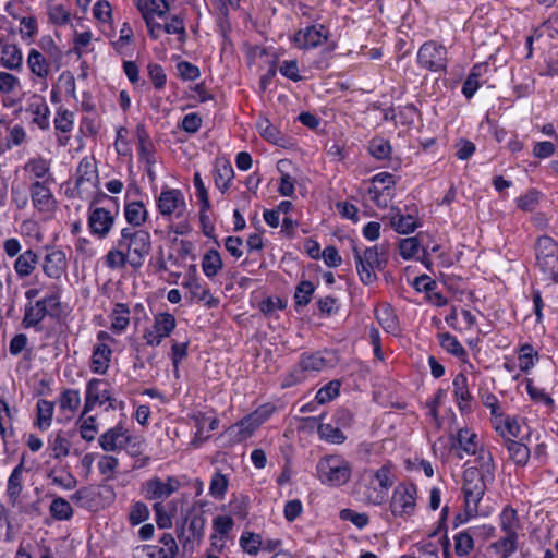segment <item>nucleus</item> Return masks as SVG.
Here are the masks:
<instances>
[{"label": "nucleus", "instance_id": "4c0bfd02", "mask_svg": "<svg viewBox=\"0 0 558 558\" xmlns=\"http://www.w3.org/2000/svg\"><path fill=\"white\" fill-rule=\"evenodd\" d=\"M153 328L158 333V337L165 339L169 337L175 328V318L170 313H159L154 317Z\"/></svg>", "mask_w": 558, "mask_h": 558}, {"label": "nucleus", "instance_id": "dca6fc26", "mask_svg": "<svg viewBox=\"0 0 558 558\" xmlns=\"http://www.w3.org/2000/svg\"><path fill=\"white\" fill-rule=\"evenodd\" d=\"M114 223V216L105 208H95L88 217V225L92 232L99 238H105Z\"/></svg>", "mask_w": 558, "mask_h": 558}, {"label": "nucleus", "instance_id": "49530a36", "mask_svg": "<svg viewBox=\"0 0 558 558\" xmlns=\"http://www.w3.org/2000/svg\"><path fill=\"white\" fill-rule=\"evenodd\" d=\"M1 63L7 69H16L22 63V54L15 45H7L1 51Z\"/></svg>", "mask_w": 558, "mask_h": 558}, {"label": "nucleus", "instance_id": "473e14b6", "mask_svg": "<svg viewBox=\"0 0 558 558\" xmlns=\"http://www.w3.org/2000/svg\"><path fill=\"white\" fill-rule=\"evenodd\" d=\"M100 493L97 492L94 487H84L78 489L73 496L72 500L76 502L77 506L82 508H86L89 510H96L98 508V496Z\"/></svg>", "mask_w": 558, "mask_h": 558}, {"label": "nucleus", "instance_id": "e2e57ef3", "mask_svg": "<svg viewBox=\"0 0 558 558\" xmlns=\"http://www.w3.org/2000/svg\"><path fill=\"white\" fill-rule=\"evenodd\" d=\"M340 383L338 380H331L323 386L316 393L315 399L319 404L331 401L339 395Z\"/></svg>", "mask_w": 558, "mask_h": 558}, {"label": "nucleus", "instance_id": "2eb2a0df", "mask_svg": "<svg viewBox=\"0 0 558 558\" xmlns=\"http://www.w3.org/2000/svg\"><path fill=\"white\" fill-rule=\"evenodd\" d=\"M129 439V430L122 424H117L102 433L98 442L105 451H120Z\"/></svg>", "mask_w": 558, "mask_h": 558}, {"label": "nucleus", "instance_id": "de8ad7c7", "mask_svg": "<svg viewBox=\"0 0 558 558\" xmlns=\"http://www.w3.org/2000/svg\"><path fill=\"white\" fill-rule=\"evenodd\" d=\"M21 492H22V464H19L12 471V473L8 480V487H7L8 496L13 505L16 502Z\"/></svg>", "mask_w": 558, "mask_h": 558}, {"label": "nucleus", "instance_id": "0eeeda50", "mask_svg": "<svg viewBox=\"0 0 558 558\" xmlns=\"http://www.w3.org/2000/svg\"><path fill=\"white\" fill-rule=\"evenodd\" d=\"M416 60L418 65L425 70L432 72L446 71L448 63L447 49L437 41H426L420 47Z\"/></svg>", "mask_w": 558, "mask_h": 558}, {"label": "nucleus", "instance_id": "e433bc0d", "mask_svg": "<svg viewBox=\"0 0 558 558\" xmlns=\"http://www.w3.org/2000/svg\"><path fill=\"white\" fill-rule=\"evenodd\" d=\"M390 225L400 234H409L420 226L412 215H402L400 213L391 216Z\"/></svg>", "mask_w": 558, "mask_h": 558}, {"label": "nucleus", "instance_id": "9b49d317", "mask_svg": "<svg viewBox=\"0 0 558 558\" xmlns=\"http://www.w3.org/2000/svg\"><path fill=\"white\" fill-rule=\"evenodd\" d=\"M329 32L324 25H310L293 35V43L300 49H311L328 39Z\"/></svg>", "mask_w": 558, "mask_h": 558}, {"label": "nucleus", "instance_id": "3c124183", "mask_svg": "<svg viewBox=\"0 0 558 558\" xmlns=\"http://www.w3.org/2000/svg\"><path fill=\"white\" fill-rule=\"evenodd\" d=\"M520 526L517 510L506 507L500 514V527L504 533L517 532Z\"/></svg>", "mask_w": 558, "mask_h": 558}, {"label": "nucleus", "instance_id": "6ab92c4d", "mask_svg": "<svg viewBox=\"0 0 558 558\" xmlns=\"http://www.w3.org/2000/svg\"><path fill=\"white\" fill-rule=\"evenodd\" d=\"M31 197L33 205L39 211L48 214L54 208V199L48 187L40 182H35L31 186Z\"/></svg>", "mask_w": 558, "mask_h": 558}, {"label": "nucleus", "instance_id": "69168bd1", "mask_svg": "<svg viewBox=\"0 0 558 558\" xmlns=\"http://www.w3.org/2000/svg\"><path fill=\"white\" fill-rule=\"evenodd\" d=\"M340 519L351 522L359 529L365 527L369 522V518L365 512H356L349 508L340 511Z\"/></svg>", "mask_w": 558, "mask_h": 558}, {"label": "nucleus", "instance_id": "4468645a", "mask_svg": "<svg viewBox=\"0 0 558 558\" xmlns=\"http://www.w3.org/2000/svg\"><path fill=\"white\" fill-rule=\"evenodd\" d=\"M356 494L363 502L380 506L386 502L388 494L378 486L377 483H372V480L364 474L362 481L356 485Z\"/></svg>", "mask_w": 558, "mask_h": 558}, {"label": "nucleus", "instance_id": "aec40b11", "mask_svg": "<svg viewBox=\"0 0 558 558\" xmlns=\"http://www.w3.org/2000/svg\"><path fill=\"white\" fill-rule=\"evenodd\" d=\"M48 20L54 26H66L70 22L69 0H48Z\"/></svg>", "mask_w": 558, "mask_h": 558}, {"label": "nucleus", "instance_id": "bb28decb", "mask_svg": "<svg viewBox=\"0 0 558 558\" xmlns=\"http://www.w3.org/2000/svg\"><path fill=\"white\" fill-rule=\"evenodd\" d=\"M234 177L232 166L227 160H217L215 163L214 180L217 189L226 192Z\"/></svg>", "mask_w": 558, "mask_h": 558}, {"label": "nucleus", "instance_id": "f704fd0d", "mask_svg": "<svg viewBox=\"0 0 558 558\" xmlns=\"http://www.w3.org/2000/svg\"><path fill=\"white\" fill-rule=\"evenodd\" d=\"M111 349L107 344H98L92 356V369L95 373L104 374L109 365Z\"/></svg>", "mask_w": 558, "mask_h": 558}, {"label": "nucleus", "instance_id": "680f3d73", "mask_svg": "<svg viewBox=\"0 0 558 558\" xmlns=\"http://www.w3.org/2000/svg\"><path fill=\"white\" fill-rule=\"evenodd\" d=\"M368 151L376 159H385L390 156L391 146L389 141L383 137H375L369 142Z\"/></svg>", "mask_w": 558, "mask_h": 558}, {"label": "nucleus", "instance_id": "6e6d98bb", "mask_svg": "<svg viewBox=\"0 0 558 558\" xmlns=\"http://www.w3.org/2000/svg\"><path fill=\"white\" fill-rule=\"evenodd\" d=\"M31 71L39 77H45L48 74V65L45 57L37 50L32 49L27 60Z\"/></svg>", "mask_w": 558, "mask_h": 558}, {"label": "nucleus", "instance_id": "a878e982", "mask_svg": "<svg viewBox=\"0 0 558 558\" xmlns=\"http://www.w3.org/2000/svg\"><path fill=\"white\" fill-rule=\"evenodd\" d=\"M27 111L32 113L33 122L41 130L49 128V108L41 97L35 96L33 101L29 104Z\"/></svg>", "mask_w": 558, "mask_h": 558}, {"label": "nucleus", "instance_id": "393cba45", "mask_svg": "<svg viewBox=\"0 0 558 558\" xmlns=\"http://www.w3.org/2000/svg\"><path fill=\"white\" fill-rule=\"evenodd\" d=\"M256 128L259 135L264 140L278 146H284L286 136L282 134L281 131H279L275 125L271 124L268 118L260 117L256 123Z\"/></svg>", "mask_w": 558, "mask_h": 558}, {"label": "nucleus", "instance_id": "c9c22d12", "mask_svg": "<svg viewBox=\"0 0 558 558\" xmlns=\"http://www.w3.org/2000/svg\"><path fill=\"white\" fill-rule=\"evenodd\" d=\"M506 536L492 544L501 558H509L518 549V532L505 533Z\"/></svg>", "mask_w": 558, "mask_h": 558}, {"label": "nucleus", "instance_id": "c85d7f7f", "mask_svg": "<svg viewBox=\"0 0 558 558\" xmlns=\"http://www.w3.org/2000/svg\"><path fill=\"white\" fill-rule=\"evenodd\" d=\"M205 523L206 520L202 514H196L191 518L187 527L189 535L185 536L184 532L182 535H179V538L183 542L184 547L187 543H201L204 536Z\"/></svg>", "mask_w": 558, "mask_h": 558}, {"label": "nucleus", "instance_id": "5fc2aeb1", "mask_svg": "<svg viewBox=\"0 0 558 558\" xmlns=\"http://www.w3.org/2000/svg\"><path fill=\"white\" fill-rule=\"evenodd\" d=\"M287 302L279 296H268L263 300L258 308L266 317H275L278 311L286 308Z\"/></svg>", "mask_w": 558, "mask_h": 558}, {"label": "nucleus", "instance_id": "a211bd4d", "mask_svg": "<svg viewBox=\"0 0 558 558\" xmlns=\"http://www.w3.org/2000/svg\"><path fill=\"white\" fill-rule=\"evenodd\" d=\"M66 267L68 260L64 252L53 250L46 254L43 269L47 276L59 279L65 275Z\"/></svg>", "mask_w": 558, "mask_h": 558}, {"label": "nucleus", "instance_id": "a18cd8bd", "mask_svg": "<svg viewBox=\"0 0 558 558\" xmlns=\"http://www.w3.org/2000/svg\"><path fill=\"white\" fill-rule=\"evenodd\" d=\"M240 546L248 555L256 556L263 546L262 536L253 532H244L240 537Z\"/></svg>", "mask_w": 558, "mask_h": 558}, {"label": "nucleus", "instance_id": "7ed1b4c3", "mask_svg": "<svg viewBox=\"0 0 558 558\" xmlns=\"http://www.w3.org/2000/svg\"><path fill=\"white\" fill-rule=\"evenodd\" d=\"M316 471L323 484L337 487L345 484L350 480L352 468L350 462L343 457L331 454L318 461Z\"/></svg>", "mask_w": 558, "mask_h": 558}, {"label": "nucleus", "instance_id": "37998d69", "mask_svg": "<svg viewBox=\"0 0 558 558\" xmlns=\"http://www.w3.org/2000/svg\"><path fill=\"white\" fill-rule=\"evenodd\" d=\"M102 385L104 383L101 380H92L88 383L83 414H88L96 404H100V389Z\"/></svg>", "mask_w": 558, "mask_h": 558}, {"label": "nucleus", "instance_id": "cd10ccee", "mask_svg": "<svg viewBox=\"0 0 558 558\" xmlns=\"http://www.w3.org/2000/svg\"><path fill=\"white\" fill-rule=\"evenodd\" d=\"M365 474L372 480V483H377L387 494L395 483L396 475L392 471V465L386 463L376 471L365 472Z\"/></svg>", "mask_w": 558, "mask_h": 558}, {"label": "nucleus", "instance_id": "72a5a7b5", "mask_svg": "<svg viewBox=\"0 0 558 558\" xmlns=\"http://www.w3.org/2000/svg\"><path fill=\"white\" fill-rule=\"evenodd\" d=\"M486 70H487L486 63H478L472 68L470 74L468 75V77L464 81L463 86H462V94L468 99H471L474 96V94L476 93V90L478 89V87H480L478 78L482 75V72L486 71Z\"/></svg>", "mask_w": 558, "mask_h": 558}, {"label": "nucleus", "instance_id": "2f4dec72", "mask_svg": "<svg viewBox=\"0 0 558 558\" xmlns=\"http://www.w3.org/2000/svg\"><path fill=\"white\" fill-rule=\"evenodd\" d=\"M47 315V310L45 308L39 301L35 303L29 302L25 306V313L23 318V326L25 328H31L37 326Z\"/></svg>", "mask_w": 558, "mask_h": 558}, {"label": "nucleus", "instance_id": "a19ab883", "mask_svg": "<svg viewBox=\"0 0 558 558\" xmlns=\"http://www.w3.org/2000/svg\"><path fill=\"white\" fill-rule=\"evenodd\" d=\"M54 129L58 133V141L61 145L65 146L70 140L69 131H70V119L68 117L66 109H60L54 118Z\"/></svg>", "mask_w": 558, "mask_h": 558}, {"label": "nucleus", "instance_id": "7c9ffc66", "mask_svg": "<svg viewBox=\"0 0 558 558\" xmlns=\"http://www.w3.org/2000/svg\"><path fill=\"white\" fill-rule=\"evenodd\" d=\"M130 323V310L126 304L117 303L111 313L110 329L113 332H122L126 329Z\"/></svg>", "mask_w": 558, "mask_h": 558}, {"label": "nucleus", "instance_id": "338daca9", "mask_svg": "<svg viewBox=\"0 0 558 558\" xmlns=\"http://www.w3.org/2000/svg\"><path fill=\"white\" fill-rule=\"evenodd\" d=\"M49 510L51 517L57 520H68L70 518V505L62 497L54 498Z\"/></svg>", "mask_w": 558, "mask_h": 558}, {"label": "nucleus", "instance_id": "5701e85b", "mask_svg": "<svg viewBox=\"0 0 558 558\" xmlns=\"http://www.w3.org/2000/svg\"><path fill=\"white\" fill-rule=\"evenodd\" d=\"M136 8L144 20L162 17L169 11L167 0H136Z\"/></svg>", "mask_w": 558, "mask_h": 558}, {"label": "nucleus", "instance_id": "f257e3e1", "mask_svg": "<svg viewBox=\"0 0 558 558\" xmlns=\"http://www.w3.org/2000/svg\"><path fill=\"white\" fill-rule=\"evenodd\" d=\"M116 241L130 259V266L133 269H140L151 251V236L143 229L125 227Z\"/></svg>", "mask_w": 558, "mask_h": 558}, {"label": "nucleus", "instance_id": "6e6552de", "mask_svg": "<svg viewBox=\"0 0 558 558\" xmlns=\"http://www.w3.org/2000/svg\"><path fill=\"white\" fill-rule=\"evenodd\" d=\"M327 366V361L320 352H304L300 356V362L283 381V387H291L306 379L307 373H318Z\"/></svg>", "mask_w": 558, "mask_h": 558}, {"label": "nucleus", "instance_id": "ea45409f", "mask_svg": "<svg viewBox=\"0 0 558 558\" xmlns=\"http://www.w3.org/2000/svg\"><path fill=\"white\" fill-rule=\"evenodd\" d=\"M52 456L56 459L65 458L70 451V433L59 432L50 441Z\"/></svg>", "mask_w": 558, "mask_h": 558}, {"label": "nucleus", "instance_id": "4d7b16f0", "mask_svg": "<svg viewBox=\"0 0 558 558\" xmlns=\"http://www.w3.org/2000/svg\"><path fill=\"white\" fill-rule=\"evenodd\" d=\"M52 413V402L47 400H39L37 402V425L40 429H46L50 426Z\"/></svg>", "mask_w": 558, "mask_h": 558}, {"label": "nucleus", "instance_id": "09e8293b", "mask_svg": "<svg viewBox=\"0 0 558 558\" xmlns=\"http://www.w3.org/2000/svg\"><path fill=\"white\" fill-rule=\"evenodd\" d=\"M454 550L458 556H466L474 548V537L468 530L459 532L454 537Z\"/></svg>", "mask_w": 558, "mask_h": 558}, {"label": "nucleus", "instance_id": "39448f33", "mask_svg": "<svg viewBox=\"0 0 558 558\" xmlns=\"http://www.w3.org/2000/svg\"><path fill=\"white\" fill-rule=\"evenodd\" d=\"M536 264L541 271L558 282V244L548 236L542 235L537 238L535 243Z\"/></svg>", "mask_w": 558, "mask_h": 558}, {"label": "nucleus", "instance_id": "c756f323", "mask_svg": "<svg viewBox=\"0 0 558 558\" xmlns=\"http://www.w3.org/2000/svg\"><path fill=\"white\" fill-rule=\"evenodd\" d=\"M505 445L509 452V458L519 466H524L530 459V449L526 445L512 440L510 438L505 439Z\"/></svg>", "mask_w": 558, "mask_h": 558}, {"label": "nucleus", "instance_id": "8fccbe9b", "mask_svg": "<svg viewBox=\"0 0 558 558\" xmlns=\"http://www.w3.org/2000/svg\"><path fill=\"white\" fill-rule=\"evenodd\" d=\"M87 414L81 415L80 420L77 421L80 435L81 437L86 441H92L95 439L96 435L98 434L97 425H96V418L94 416H86Z\"/></svg>", "mask_w": 558, "mask_h": 558}, {"label": "nucleus", "instance_id": "b1692460", "mask_svg": "<svg viewBox=\"0 0 558 558\" xmlns=\"http://www.w3.org/2000/svg\"><path fill=\"white\" fill-rule=\"evenodd\" d=\"M97 168L93 157H85L76 170V189L80 190L84 183L94 185L97 181Z\"/></svg>", "mask_w": 558, "mask_h": 558}, {"label": "nucleus", "instance_id": "f3484780", "mask_svg": "<svg viewBox=\"0 0 558 558\" xmlns=\"http://www.w3.org/2000/svg\"><path fill=\"white\" fill-rule=\"evenodd\" d=\"M453 395L457 405L461 412H470L472 410L473 397L469 389L468 378L463 373H459L452 380Z\"/></svg>", "mask_w": 558, "mask_h": 558}, {"label": "nucleus", "instance_id": "864d4df0", "mask_svg": "<svg viewBox=\"0 0 558 558\" xmlns=\"http://www.w3.org/2000/svg\"><path fill=\"white\" fill-rule=\"evenodd\" d=\"M229 485V480L220 472H215L209 483V494L215 499H223Z\"/></svg>", "mask_w": 558, "mask_h": 558}, {"label": "nucleus", "instance_id": "bf43d9fd", "mask_svg": "<svg viewBox=\"0 0 558 558\" xmlns=\"http://www.w3.org/2000/svg\"><path fill=\"white\" fill-rule=\"evenodd\" d=\"M106 265L111 269H121L130 265V259L126 257L125 253L120 250V247L116 244L106 255L105 259Z\"/></svg>", "mask_w": 558, "mask_h": 558}, {"label": "nucleus", "instance_id": "c03bdc74", "mask_svg": "<svg viewBox=\"0 0 558 558\" xmlns=\"http://www.w3.org/2000/svg\"><path fill=\"white\" fill-rule=\"evenodd\" d=\"M36 264L37 255L32 250H28L17 257L14 268L20 276L24 277L35 269Z\"/></svg>", "mask_w": 558, "mask_h": 558}, {"label": "nucleus", "instance_id": "f8f14e48", "mask_svg": "<svg viewBox=\"0 0 558 558\" xmlns=\"http://www.w3.org/2000/svg\"><path fill=\"white\" fill-rule=\"evenodd\" d=\"M182 287L190 291L192 300L203 301L208 307L218 305V299L214 298L209 290L201 284L196 277L195 266H191L189 274L184 277Z\"/></svg>", "mask_w": 558, "mask_h": 558}, {"label": "nucleus", "instance_id": "0e129e2a", "mask_svg": "<svg viewBox=\"0 0 558 558\" xmlns=\"http://www.w3.org/2000/svg\"><path fill=\"white\" fill-rule=\"evenodd\" d=\"M149 518V509L148 507L142 502L136 501L132 505L130 513H129V522L132 525H138L146 521Z\"/></svg>", "mask_w": 558, "mask_h": 558}, {"label": "nucleus", "instance_id": "052dcab7", "mask_svg": "<svg viewBox=\"0 0 558 558\" xmlns=\"http://www.w3.org/2000/svg\"><path fill=\"white\" fill-rule=\"evenodd\" d=\"M315 291V287L311 281L304 280L301 281L294 293V301L296 306H306L311 300L312 295Z\"/></svg>", "mask_w": 558, "mask_h": 558}, {"label": "nucleus", "instance_id": "13d9d810", "mask_svg": "<svg viewBox=\"0 0 558 558\" xmlns=\"http://www.w3.org/2000/svg\"><path fill=\"white\" fill-rule=\"evenodd\" d=\"M376 318L379 325L388 332H395L398 328V320L392 310L385 305L383 308L376 311Z\"/></svg>", "mask_w": 558, "mask_h": 558}, {"label": "nucleus", "instance_id": "4be33fe9", "mask_svg": "<svg viewBox=\"0 0 558 558\" xmlns=\"http://www.w3.org/2000/svg\"><path fill=\"white\" fill-rule=\"evenodd\" d=\"M124 217L130 227L137 229L146 222L148 211L141 201L126 202L124 205Z\"/></svg>", "mask_w": 558, "mask_h": 558}, {"label": "nucleus", "instance_id": "1a4fd4ad", "mask_svg": "<svg viewBox=\"0 0 558 558\" xmlns=\"http://www.w3.org/2000/svg\"><path fill=\"white\" fill-rule=\"evenodd\" d=\"M180 487L181 482L175 476H168L165 482L161 478L155 476L142 484V493L146 499L163 500L170 497L173 493L178 492Z\"/></svg>", "mask_w": 558, "mask_h": 558}, {"label": "nucleus", "instance_id": "423d86ee", "mask_svg": "<svg viewBox=\"0 0 558 558\" xmlns=\"http://www.w3.org/2000/svg\"><path fill=\"white\" fill-rule=\"evenodd\" d=\"M417 488L413 483H399L392 492L389 510L393 517L407 518L415 512Z\"/></svg>", "mask_w": 558, "mask_h": 558}, {"label": "nucleus", "instance_id": "58836bf2", "mask_svg": "<svg viewBox=\"0 0 558 558\" xmlns=\"http://www.w3.org/2000/svg\"><path fill=\"white\" fill-rule=\"evenodd\" d=\"M222 268L220 254L216 250L208 251L202 259V269L206 277L213 278Z\"/></svg>", "mask_w": 558, "mask_h": 558}, {"label": "nucleus", "instance_id": "774afa93", "mask_svg": "<svg viewBox=\"0 0 558 558\" xmlns=\"http://www.w3.org/2000/svg\"><path fill=\"white\" fill-rule=\"evenodd\" d=\"M534 357L537 359V352H534L533 347L523 344L519 354V367L522 372H529L534 366Z\"/></svg>", "mask_w": 558, "mask_h": 558}, {"label": "nucleus", "instance_id": "20e7f679", "mask_svg": "<svg viewBox=\"0 0 558 558\" xmlns=\"http://www.w3.org/2000/svg\"><path fill=\"white\" fill-rule=\"evenodd\" d=\"M494 481H486L484 475H478L477 471L465 469L463 472V494L465 511L469 517H474L478 512V502L482 500L487 486Z\"/></svg>", "mask_w": 558, "mask_h": 558}, {"label": "nucleus", "instance_id": "ddd939ff", "mask_svg": "<svg viewBox=\"0 0 558 558\" xmlns=\"http://www.w3.org/2000/svg\"><path fill=\"white\" fill-rule=\"evenodd\" d=\"M475 458L465 463V469L477 471L478 475H484L486 481H495L496 464L489 449L481 446L473 453Z\"/></svg>", "mask_w": 558, "mask_h": 558}, {"label": "nucleus", "instance_id": "9d476101", "mask_svg": "<svg viewBox=\"0 0 558 558\" xmlns=\"http://www.w3.org/2000/svg\"><path fill=\"white\" fill-rule=\"evenodd\" d=\"M157 207L162 216L175 215L178 218L183 217L186 210V203L181 190L162 189L157 198Z\"/></svg>", "mask_w": 558, "mask_h": 558}, {"label": "nucleus", "instance_id": "412c9836", "mask_svg": "<svg viewBox=\"0 0 558 558\" xmlns=\"http://www.w3.org/2000/svg\"><path fill=\"white\" fill-rule=\"evenodd\" d=\"M451 440V447L453 449H459L468 454L474 453L481 448L477 441V435L466 427L460 428Z\"/></svg>", "mask_w": 558, "mask_h": 558}, {"label": "nucleus", "instance_id": "79ce46f5", "mask_svg": "<svg viewBox=\"0 0 558 558\" xmlns=\"http://www.w3.org/2000/svg\"><path fill=\"white\" fill-rule=\"evenodd\" d=\"M317 433L320 439L330 444L340 445L347 439L342 430L331 424L320 423L317 427Z\"/></svg>", "mask_w": 558, "mask_h": 558}, {"label": "nucleus", "instance_id": "f03ea898", "mask_svg": "<svg viewBox=\"0 0 558 558\" xmlns=\"http://www.w3.org/2000/svg\"><path fill=\"white\" fill-rule=\"evenodd\" d=\"M353 256L360 280L371 284L377 280V270H383L388 262L385 245L366 247L363 252L353 246Z\"/></svg>", "mask_w": 558, "mask_h": 558}, {"label": "nucleus", "instance_id": "603ef678", "mask_svg": "<svg viewBox=\"0 0 558 558\" xmlns=\"http://www.w3.org/2000/svg\"><path fill=\"white\" fill-rule=\"evenodd\" d=\"M439 341L441 348L446 350L448 353L458 357L466 355L465 349L459 342L457 337L452 336L451 333L445 332L439 335Z\"/></svg>", "mask_w": 558, "mask_h": 558}]
</instances>
